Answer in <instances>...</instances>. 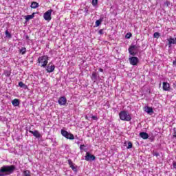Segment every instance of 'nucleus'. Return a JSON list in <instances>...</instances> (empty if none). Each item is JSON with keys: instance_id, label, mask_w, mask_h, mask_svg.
I'll use <instances>...</instances> for the list:
<instances>
[{"instance_id": "21", "label": "nucleus", "mask_w": 176, "mask_h": 176, "mask_svg": "<svg viewBox=\"0 0 176 176\" xmlns=\"http://www.w3.org/2000/svg\"><path fill=\"white\" fill-rule=\"evenodd\" d=\"M30 7L32 9H36V8H39V3L36 1H33L32 2Z\"/></svg>"}, {"instance_id": "27", "label": "nucleus", "mask_w": 176, "mask_h": 176, "mask_svg": "<svg viewBox=\"0 0 176 176\" xmlns=\"http://www.w3.org/2000/svg\"><path fill=\"white\" fill-rule=\"evenodd\" d=\"M91 3L93 6H97V5L98 4V0H92Z\"/></svg>"}, {"instance_id": "2", "label": "nucleus", "mask_w": 176, "mask_h": 176, "mask_svg": "<svg viewBox=\"0 0 176 176\" xmlns=\"http://www.w3.org/2000/svg\"><path fill=\"white\" fill-rule=\"evenodd\" d=\"M37 63L38 64V67H41L42 68H46L49 63V56L43 55L38 57L37 59Z\"/></svg>"}, {"instance_id": "28", "label": "nucleus", "mask_w": 176, "mask_h": 176, "mask_svg": "<svg viewBox=\"0 0 176 176\" xmlns=\"http://www.w3.org/2000/svg\"><path fill=\"white\" fill-rule=\"evenodd\" d=\"M126 148H127V149H130V148H133V143H131V142H129L128 146Z\"/></svg>"}, {"instance_id": "29", "label": "nucleus", "mask_w": 176, "mask_h": 176, "mask_svg": "<svg viewBox=\"0 0 176 176\" xmlns=\"http://www.w3.org/2000/svg\"><path fill=\"white\" fill-rule=\"evenodd\" d=\"M131 33H127L126 35H125V38L126 39H130V38H131Z\"/></svg>"}, {"instance_id": "40", "label": "nucleus", "mask_w": 176, "mask_h": 176, "mask_svg": "<svg viewBox=\"0 0 176 176\" xmlns=\"http://www.w3.org/2000/svg\"><path fill=\"white\" fill-rule=\"evenodd\" d=\"M99 71H100V72H104V69H102L101 68L99 69Z\"/></svg>"}, {"instance_id": "23", "label": "nucleus", "mask_w": 176, "mask_h": 176, "mask_svg": "<svg viewBox=\"0 0 176 176\" xmlns=\"http://www.w3.org/2000/svg\"><path fill=\"white\" fill-rule=\"evenodd\" d=\"M5 34H6V38H8L9 39L12 38V34L9 32L8 30H6Z\"/></svg>"}, {"instance_id": "4", "label": "nucleus", "mask_w": 176, "mask_h": 176, "mask_svg": "<svg viewBox=\"0 0 176 176\" xmlns=\"http://www.w3.org/2000/svg\"><path fill=\"white\" fill-rule=\"evenodd\" d=\"M138 49H140V45H133L129 47L128 51L131 56H137L138 54Z\"/></svg>"}, {"instance_id": "8", "label": "nucleus", "mask_w": 176, "mask_h": 176, "mask_svg": "<svg viewBox=\"0 0 176 176\" xmlns=\"http://www.w3.org/2000/svg\"><path fill=\"white\" fill-rule=\"evenodd\" d=\"M67 163H68L69 167H71L72 170H73L74 171V173H78V166H76V164L73 163L72 160H68Z\"/></svg>"}, {"instance_id": "19", "label": "nucleus", "mask_w": 176, "mask_h": 176, "mask_svg": "<svg viewBox=\"0 0 176 176\" xmlns=\"http://www.w3.org/2000/svg\"><path fill=\"white\" fill-rule=\"evenodd\" d=\"M12 104L13 107H19L20 105V100L19 99H14L12 101Z\"/></svg>"}, {"instance_id": "7", "label": "nucleus", "mask_w": 176, "mask_h": 176, "mask_svg": "<svg viewBox=\"0 0 176 176\" xmlns=\"http://www.w3.org/2000/svg\"><path fill=\"white\" fill-rule=\"evenodd\" d=\"M53 12V10H49L45 13H44L43 17L45 20L47 21H50L52 20V12Z\"/></svg>"}, {"instance_id": "31", "label": "nucleus", "mask_w": 176, "mask_h": 176, "mask_svg": "<svg viewBox=\"0 0 176 176\" xmlns=\"http://www.w3.org/2000/svg\"><path fill=\"white\" fill-rule=\"evenodd\" d=\"M98 34L99 35H104V29L100 30Z\"/></svg>"}, {"instance_id": "16", "label": "nucleus", "mask_w": 176, "mask_h": 176, "mask_svg": "<svg viewBox=\"0 0 176 176\" xmlns=\"http://www.w3.org/2000/svg\"><path fill=\"white\" fill-rule=\"evenodd\" d=\"M169 47L171 46V45H176V38L170 37L168 39Z\"/></svg>"}, {"instance_id": "24", "label": "nucleus", "mask_w": 176, "mask_h": 176, "mask_svg": "<svg viewBox=\"0 0 176 176\" xmlns=\"http://www.w3.org/2000/svg\"><path fill=\"white\" fill-rule=\"evenodd\" d=\"M20 53L21 54H25V53H27V48H25V47H22L20 50Z\"/></svg>"}, {"instance_id": "32", "label": "nucleus", "mask_w": 176, "mask_h": 176, "mask_svg": "<svg viewBox=\"0 0 176 176\" xmlns=\"http://www.w3.org/2000/svg\"><path fill=\"white\" fill-rule=\"evenodd\" d=\"M153 156H156V157L160 156V154L157 152H153Z\"/></svg>"}, {"instance_id": "36", "label": "nucleus", "mask_w": 176, "mask_h": 176, "mask_svg": "<svg viewBox=\"0 0 176 176\" xmlns=\"http://www.w3.org/2000/svg\"><path fill=\"white\" fill-rule=\"evenodd\" d=\"M173 131H174L173 137H175L176 138V128L173 129Z\"/></svg>"}, {"instance_id": "9", "label": "nucleus", "mask_w": 176, "mask_h": 176, "mask_svg": "<svg viewBox=\"0 0 176 176\" xmlns=\"http://www.w3.org/2000/svg\"><path fill=\"white\" fill-rule=\"evenodd\" d=\"M85 160L87 162H91L96 160V156L91 155L90 153L87 152L85 155Z\"/></svg>"}, {"instance_id": "25", "label": "nucleus", "mask_w": 176, "mask_h": 176, "mask_svg": "<svg viewBox=\"0 0 176 176\" xmlns=\"http://www.w3.org/2000/svg\"><path fill=\"white\" fill-rule=\"evenodd\" d=\"M19 87H23V89H27V85L23 83V82H19Z\"/></svg>"}, {"instance_id": "3", "label": "nucleus", "mask_w": 176, "mask_h": 176, "mask_svg": "<svg viewBox=\"0 0 176 176\" xmlns=\"http://www.w3.org/2000/svg\"><path fill=\"white\" fill-rule=\"evenodd\" d=\"M119 117L120 119L124 122H130V120H131V116L126 111H120L119 113Z\"/></svg>"}, {"instance_id": "14", "label": "nucleus", "mask_w": 176, "mask_h": 176, "mask_svg": "<svg viewBox=\"0 0 176 176\" xmlns=\"http://www.w3.org/2000/svg\"><path fill=\"white\" fill-rule=\"evenodd\" d=\"M163 90L165 91H170V84L168 82H164L162 84Z\"/></svg>"}, {"instance_id": "44", "label": "nucleus", "mask_w": 176, "mask_h": 176, "mask_svg": "<svg viewBox=\"0 0 176 176\" xmlns=\"http://www.w3.org/2000/svg\"><path fill=\"white\" fill-rule=\"evenodd\" d=\"M75 137H76V138H77V139H78V136H76V135Z\"/></svg>"}, {"instance_id": "35", "label": "nucleus", "mask_w": 176, "mask_h": 176, "mask_svg": "<svg viewBox=\"0 0 176 176\" xmlns=\"http://www.w3.org/2000/svg\"><path fill=\"white\" fill-rule=\"evenodd\" d=\"M91 118L93 119V120H97V119H98L96 116H93Z\"/></svg>"}, {"instance_id": "39", "label": "nucleus", "mask_w": 176, "mask_h": 176, "mask_svg": "<svg viewBox=\"0 0 176 176\" xmlns=\"http://www.w3.org/2000/svg\"><path fill=\"white\" fill-rule=\"evenodd\" d=\"M25 39H27V40L30 39V36L28 35H26L25 36Z\"/></svg>"}, {"instance_id": "26", "label": "nucleus", "mask_w": 176, "mask_h": 176, "mask_svg": "<svg viewBox=\"0 0 176 176\" xmlns=\"http://www.w3.org/2000/svg\"><path fill=\"white\" fill-rule=\"evenodd\" d=\"M160 37V33L155 32L153 34V38H156L157 39H159Z\"/></svg>"}, {"instance_id": "30", "label": "nucleus", "mask_w": 176, "mask_h": 176, "mask_svg": "<svg viewBox=\"0 0 176 176\" xmlns=\"http://www.w3.org/2000/svg\"><path fill=\"white\" fill-rule=\"evenodd\" d=\"M84 12L85 13V16H87V14H89V9L85 8Z\"/></svg>"}, {"instance_id": "15", "label": "nucleus", "mask_w": 176, "mask_h": 176, "mask_svg": "<svg viewBox=\"0 0 176 176\" xmlns=\"http://www.w3.org/2000/svg\"><path fill=\"white\" fill-rule=\"evenodd\" d=\"M139 135L141 138H143V140H148L149 138V135L146 132H141Z\"/></svg>"}, {"instance_id": "33", "label": "nucleus", "mask_w": 176, "mask_h": 176, "mask_svg": "<svg viewBox=\"0 0 176 176\" xmlns=\"http://www.w3.org/2000/svg\"><path fill=\"white\" fill-rule=\"evenodd\" d=\"M164 6H170V1H166L164 3Z\"/></svg>"}, {"instance_id": "34", "label": "nucleus", "mask_w": 176, "mask_h": 176, "mask_svg": "<svg viewBox=\"0 0 176 176\" xmlns=\"http://www.w3.org/2000/svg\"><path fill=\"white\" fill-rule=\"evenodd\" d=\"M86 146H85V144H80V151H83V148H85Z\"/></svg>"}, {"instance_id": "41", "label": "nucleus", "mask_w": 176, "mask_h": 176, "mask_svg": "<svg viewBox=\"0 0 176 176\" xmlns=\"http://www.w3.org/2000/svg\"><path fill=\"white\" fill-rule=\"evenodd\" d=\"M173 65H175V67H176V60L173 61Z\"/></svg>"}, {"instance_id": "13", "label": "nucleus", "mask_w": 176, "mask_h": 176, "mask_svg": "<svg viewBox=\"0 0 176 176\" xmlns=\"http://www.w3.org/2000/svg\"><path fill=\"white\" fill-rule=\"evenodd\" d=\"M29 132H30L31 134H32L34 137H36V138H41L42 137V135L37 130H35L34 131H29Z\"/></svg>"}, {"instance_id": "22", "label": "nucleus", "mask_w": 176, "mask_h": 176, "mask_svg": "<svg viewBox=\"0 0 176 176\" xmlns=\"http://www.w3.org/2000/svg\"><path fill=\"white\" fill-rule=\"evenodd\" d=\"M22 176H31V171L29 170H24Z\"/></svg>"}, {"instance_id": "17", "label": "nucleus", "mask_w": 176, "mask_h": 176, "mask_svg": "<svg viewBox=\"0 0 176 176\" xmlns=\"http://www.w3.org/2000/svg\"><path fill=\"white\" fill-rule=\"evenodd\" d=\"M34 17H35V12H33L31 15L25 16V20H26V21H30V20H32Z\"/></svg>"}, {"instance_id": "18", "label": "nucleus", "mask_w": 176, "mask_h": 176, "mask_svg": "<svg viewBox=\"0 0 176 176\" xmlns=\"http://www.w3.org/2000/svg\"><path fill=\"white\" fill-rule=\"evenodd\" d=\"M102 21H104V17L100 16V19L96 21V27H100Z\"/></svg>"}, {"instance_id": "11", "label": "nucleus", "mask_w": 176, "mask_h": 176, "mask_svg": "<svg viewBox=\"0 0 176 176\" xmlns=\"http://www.w3.org/2000/svg\"><path fill=\"white\" fill-rule=\"evenodd\" d=\"M98 78H100V76L98 75V73L96 72H92V75L91 76V80L96 82H97Z\"/></svg>"}, {"instance_id": "42", "label": "nucleus", "mask_w": 176, "mask_h": 176, "mask_svg": "<svg viewBox=\"0 0 176 176\" xmlns=\"http://www.w3.org/2000/svg\"><path fill=\"white\" fill-rule=\"evenodd\" d=\"M6 76H10V73L7 74Z\"/></svg>"}, {"instance_id": "43", "label": "nucleus", "mask_w": 176, "mask_h": 176, "mask_svg": "<svg viewBox=\"0 0 176 176\" xmlns=\"http://www.w3.org/2000/svg\"><path fill=\"white\" fill-rule=\"evenodd\" d=\"M52 145L53 146H56V143H54Z\"/></svg>"}, {"instance_id": "12", "label": "nucleus", "mask_w": 176, "mask_h": 176, "mask_svg": "<svg viewBox=\"0 0 176 176\" xmlns=\"http://www.w3.org/2000/svg\"><path fill=\"white\" fill-rule=\"evenodd\" d=\"M50 63L48 64L47 66H46V71L47 72H49L50 74L54 72V69L56 68V66L54 65H50Z\"/></svg>"}, {"instance_id": "6", "label": "nucleus", "mask_w": 176, "mask_h": 176, "mask_svg": "<svg viewBox=\"0 0 176 176\" xmlns=\"http://www.w3.org/2000/svg\"><path fill=\"white\" fill-rule=\"evenodd\" d=\"M131 65H138L140 59L137 56H131L129 58Z\"/></svg>"}, {"instance_id": "10", "label": "nucleus", "mask_w": 176, "mask_h": 176, "mask_svg": "<svg viewBox=\"0 0 176 176\" xmlns=\"http://www.w3.org/2000/svg\"><path fill=\"white\" fill-rule=\"evenodd\" d=\"M58 103L60 106L67 105V98H65V96H62V97L59 98V99L58 100Z\"/></svg>"}, {"instance_id": "38", "label": "nucleus", "mask_w": 176, "mask_h": 176, "mask_svg": "<svg viewBox=\"0 0 176 176\" xmlns=\"http://www.w3.org/2000/svg\"><path fill=\"white\" fill-rule=\"evenodd\" d=\"M173 168L176 169V162H173Z\"/></svg>"}, {"instance_id": "1", "label": "nucleus", "mask_w": 176, "mask_h": 176, "mask_svg": "<svg viewBox=\"0 0 176 176\" xmlns=\"http://www.w3.org/2000/svg\"><path fill=\"white\" fill-rule=\"evenodd\" d=\"M14 170H16L14 165H4L0 168V176L10 175V174H13Z\"/></svg>"}, {"instance_id": "37", "label": "nucleus", "mask_w": 176, "mask_h": 176, "mask_svg": "<svg viewBox=\"0 0 176 176\" xmlns=\"http://www.w3.org/2000/svg\"><path fill=\"white\" fill-rule=\"evenodd\" d=\"M51 141H52V142H53L54 144H56V139L51 138Z\"/></svg>"}, {"instance_id": "5", "label": "nucleus", "mask_w": 176, "mask_h": 176, "mask_svg": "<svg viewBox=\"0 0 176 176\" xmlns=\"http://www.w3.org/2000/svg\"><path fill=\"white\" fill-rule=\"evenodd\" d=\"M61 135H63V137H65V138H67V140H75V136H74V134L64 130L62 129L60 131Z\"/></svg>"}, {"instance_id": "20", "label": "nucleus", "mask_w": 176, "mask_h": 176, "mask_svg": "<svg viewBox=\"0 0 176 176\" xmlns=\"http://www.w3.org/2000/svg\"><path fill=\"white\" fill-rule=\"evenodd\" d=\"M144 111L147 113H153V109H152V107H150L148 106L144 108Z\"/></svg>"}]
</instances>
